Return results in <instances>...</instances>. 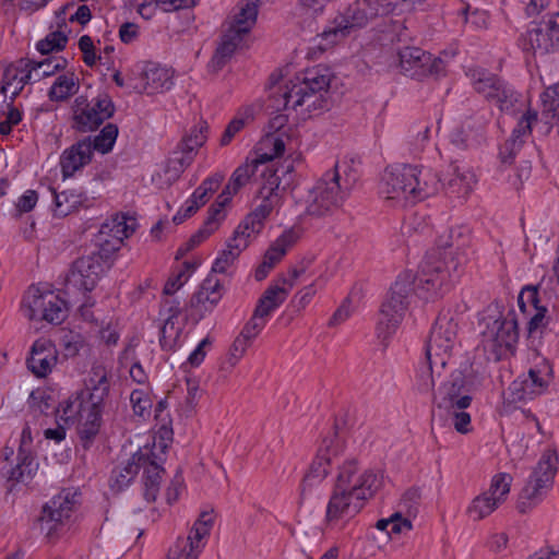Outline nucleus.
<instances>
[{"mask_svg":"<svg viewBox=\"0 0 559 559\" xmlns=\"http://www.w3.org/2000/svg\"><path fill=\"white\" fill-rule=\"evenodd\" d=\"M400 66L405 75L421 80L429 75L438 76L444 71V62L440 58L417 47H405L400 50Z\"/></svg>","mask_w":559,"mask_h":559,"instance_id":"dca6fc26","label":"nucleus"},{"mask_svg":"<svg viewBox=\"0 0 559 559\" xmlns=\"http://www.w3.org/2000/svg\"><path fill=\"white\" fill-rule=\"evenodd\" d=\"M456 338L457 323L454 317L449 311L440 313L427 343L426 357L436 359V364H439L441 369H445Z\"/></svg>","mask_w":559,"mask_h":559,"instance_id":"f8f14e48","label":"nucleus"},{"mask_svg":"<svg viewBox=\"0 0 559 559\" xmlns=\"http://www.w3.org/2000/svg\"><path fill=\"white\" fill-rule=\"evenodd\" d=\"M278 190V176L273 174L267 180V183L261 188V203L245 218V221L251 225V229L253 231H261L264 219L272 213L273 210L281 205V195Z\"/></svg>","mask_w":559,"mask_h":559,"instance_id":"aec40b11","label":"nucleus"},{"mask_svg":"<svg viewBox=\"0 0 559 559\" xmlns=\"http://www.w3.org/2000/svg\"><path fill=\"white\" fill-rule=\"evenodd\" d=\"M526 49L545 56L559 50V12L532 22L524 37Z\"/></svg>","mask_w":559,"mask_h":559,"instance_id":"2eb2a0df","label":"nucleus"},{"mask_svg":"<svg viewBox=\"0 0 559 559\" xmlns=\"http://www.w3.org/2000/svg\"><path fill=\"white\" fill-rule=\"evenodd\" d=\"M477 182L475 173L465 166L451 165V173L442 181L443 189L449 198L465 202Z\"/></svg>","mask_w":559,"mask_h":559,"instance_id":"5701e85b","label":"nucleus"},{"mask_svg":"<svg viewBox=\"0 0 559 559\" xmlns=\"http://www.w3.org/2000/svg\"><path fill=\"white\" fill-rule=\"evenodd\" d=\"M53 194V214L58 217H64L76 211L83 203V197L75 191H62Z\"/></svg>","mask_w":559,"mask_h":559,"instance_id":"a18cd8bd","label":"nucleus"},{"mask_svg":"<svg viewBox=\"0 0 559 559\" xmlns=\"http://www.w3.org/2000/svg\"><path fill=\"white\" fill-rule=\"evenodd\" d=\"M23 305L25 316L29 320H44L51 324H60L68 316L67 302L56 293L41 292L38 287H29Z\"/></svg>","mask_w":559,"mask_h":559,"instance_id":"9b49d317","label":"nucleus"},{"mask_svg":"<svg viewBox=\"0 0 559 559\" xmlns=\"http://www.w3.org/2000/svg\"><path fill=\"white\" fill-rule=\"evenodd\" d=\"M205 130V124L195 127L191 129L190 133L182 140L180 144L182 156L170 158L167 164L166 173L169 174L168 179H176L179 174L190 165L193 153L206 141Z\"/></svg>","mask_w":559,"mask_h":559,"instance_id":"412c9836","label":"nucleus"},{"mask_svg":"<svg viewBox=\"0 0 559 559\" xmlns=\"http://www.w3.org/2000/svg\"><path fill=\"white\" fill-rule=\"evenodd\" d=\"M433 367H437V376L441 377V368L439 364H436V359H428L426 357V361L423 362L416 370L415 382L414 385L416 390L420 393H430L435 385V370Z\"/></svg>","mask_w":559,"mask_h":559,"instance_id":"49530a36","label":"nucleus"},{"mask_svg":"<svg viewBox=\"0 0 559 559\" xmlns=\"http://www.w3.org/2000/svg\"><path fill=\"white\" fill-rule=\"evenodd\" d=\"M173 86V72L158 63L147 62L141 72V82L134 86L138 92L162 93Z\"/></svg>","mask_w":559,"mask_h":559,"instance_id":"bb28decb","label":"nucleus"},{"mask_svg":"<svg viewBox=\"0 0 559 559\" xmlns=\"http://www.w3.org/2000/svg\"><path fill=\"white\" fill-rule=\"evenodd\" d=\"M358 180L353 165L336 160L317 181V216L337 209Z\"/></svg>","mask_w":559,"mask_h":559,"instance_id":"20e7f679","label":"nucleus"},{"mask_svg":"<svg viewBox=\"0 0 559 559\" xmlns=\"http://www.w3.org/2000/svg\"><path fill=\"white\" fill-rule=\"evenodd\" d=\"M96 245L98 250L95 252H92L91 254H96L102 258V261H104L105 265L109 266V260L110 258L121 248V243L116 240L111 239L108 236H104L103 233L98 231V235L96 237Z\"/></svg>","mask_w":559,"mask_h":559,"instance_id":"052dcab7","label":"nucleus"},{"mask_svg":"<svg viewBox=\"0 0 559 559\" xmlns=\"http://www.w3.org/2000/svg\"><path fill=\"white\" fill-rule=\"evenodd\" d=\"M298 237V233L295 229H288L270 246L262 263L255 270V278L258 281L266 277L269 272L283 259L288 249L294 246Z\"/></svg>","mask_w":559,"mask_h":559,"instance_id":"cd10ccee","label":"nucleus"},{"mask_svg":"<svg viewBox=\"0 0 559 559\" xmlns=\"http://www.w3.org/2000/svg\"><path fill=\"white\" fill-rule=\"evenodd\" d=\"M379 14L378 5L370 0H355L344 12H340L319 35L321 41L317 50L325 51L353 32L360 29Z\"/></svg>","mask_w":559,"mask_h":559,"instance_id":"39448f33","label":"nucleus"},{"mask_svg":"<svg viewBox=\"0 0 559 559\" xmlns=\"http://www.w3.org/2000/svg\"><path fill=\"white\" fill-rule=\"evenodd\" d=\"M481 324V344L485 349L492 352L498 357L511 350L518 342V322L515 312L510 310L506 317H487Z\"/></svg>","mask_w":559,"mask_h":559,"instance_id":"1a4fd4ad","label":"nucleus"},{"mask_svg":"<svg viewBox=\"0 0 559 559\" xmlns=\"http://www.w3.org/2000/svg\"><path fill=\"white\" fill-rule=\"evenodd\" d=\"M286 144L287 142L283 141L282 138L264 132V135L255 145V158L252 160L258 165L271 162L283 155Z\"/></svg>","mask_w":559,"mask_h":559,"instance_id":"a19ab883","label":"nucleus"},{"mask_svg":"<svg viewBox=\"0 0 559 559\" xmlns=\"http://www.w3.org/2000/svg\"><path fill=\"white\" fill-rule=\"evenodd\" d=\"M79 87L78 76L73 72H66L56 78L48 96L52 102H64L76 94Z\"/></svg>","mask_w":559,"mask_h":559,"instance_id":"37998d69","label":"nucleus"},{"mask_svg":"<svg viewBox=\"0 0 559 559\" xmlns=\"http://www.w3.org/2000/svg\"><path fill=\"white\" fill-rule=\"evenodd\" d=\"M221 180L222 177H213L204 180L188 201H195L199 209L205 204L209 199V194L218 188Z\"/></svg>","mask_w":559,"mask_h":559,"instance_id":"338daca9","label":"nucleus"},{"mask_svg":"<svg viewBox=\"0 0 559 559\" xmlns=\"http://www.w3.org/2000/svg\"><path fill=\"white\" fill-rule=\"evenodd\" d=\"M214 524L212 511L202 512L187 537H178L168 550L167 559H198L203 551Z\"/></svg>","mask_w":559,"mask_h":559,"instance_id":"ddd939ff","label":"nucleus"},{"mask_svg":"<svg viewBox=\"0 0 559 559\" xmlns=\"http://www.w3.org/2000/svg\"><path fill=\"white\" fill-rule=\"evenodd\" d=\"M105 265L102 258L96 254H88L79 258L67 277V289H78L80 292H91L96 286L102 274L105 272Z\"/></svg>","mask_w":559,"mask_h":559,"instance_id":"f3484780","label":"nucleus"},{"mask_svg":"<svg viewBox=\"0 0 559 559\" xmlns=\"http://www.w3.org/2000/svg\"><path fill=\"white\" fill-rule=\"evenodd\" d=\"M440 181L438 176L428 168L412 165L393 166L385 168L379 193L393 206L404 207L408 203L435 194Z\"/></svg>","mask_w":559,"mask_h":559,"instance_id":"f257e3e1","label":"nucleus"},{"mask_svg":"<svg viewBox=\"0 0 559 559\" xmlns=\"http://www.w3.org/2000/svg\"><path fill=\"white\" fill-rule=\"evenodd\" d=\"M345 426L343 418L335 417L332 425V436L326 435L322 439L321 448L317 451V477H326L329 469L325 465H331L334 459L340 454V444L336 440L338 431Z\"/></svg>","mask_w":559,"mask_h":559,"instance_id":"c756f323","label":"nucleus"},{"mask_svg":"<svg viewBox=\"0 0 559 559\" xmlns=\"http://www.w3.org/2000/svg\"><path fill=\"white\" fill-rule=\"evenodd\" d=\"M469 230L465 226L451 227L447 235H442L439 238L438 245L444 249L455 248L460 249L464 247L468 241Z\"/></svg>","mask_w":559,"mask_h":559,"instance_id":"864d4df0","label":"nucleus"},{"mask_svg":"<svg viewBox=\"0 0 559 559\" xmlns=\"http://www.w3.org/2000/svg\"><path fill=\"white\" fill-rule=\"evenodd\" d=\"M130 402L135 415L145 417L151 414L152 400L147 389L141 388L132 390Z\"/></svg>","mask_w":559,"mask_h":559,"instance_id":"bf43d9fd","label":"nucleus"},{"mask_svg":"<svg viewBox=\"0 0 559 559\" xmlns=\"http://www.w3.org/2000/svg\"><path fill=\"white\" fill-rule=\"evenodd\" d=\"M513 401H526L540 394L535 384L525 376L523 379L513 381L509 388Z\"/></svg>","mask_w":559,"mask_h":559,"instance_id":"13d9d810","label":"nucleus"},{"mask_svg":"<svg viewBox=\"0 0 559 559\" xmlns=\"http://www.w3.org/2000/svg\"><path fill=\"white\" fill-rule=\"evenodd\" d=\"M215 231V223L210 221L205 222L203 227H201L191 238L183 243L176 253V259L179 260L185 257L190 250L199 246L205 239H207Z\"/></svg>","mask_w":559,"mask_h":559,"instance_id":"5fc2aeb1","label":"nucleus"},{"mask_svg":"<svg viewBox=\"0 0 559 559\" xmlns=\"http://www.w3.org/2000/svg\"><path fill=\"white\" fill-rule=\"evenodd\" d=\"M67 40L68 37L63 32L56 31L48 34L44 39L37 43V50L43 55H47L55 50L62 49L66 46Z\"/></svg>","mask_w":559,"mask_h":559,"instance_id":"e2e57ef3","label":"nucleus"},{"mask_svg":"<svg viewBox=\"0 0 559 559\" xmlns=\"http://www.w3.org/2000/svg\"><path fill=\"white\" fill-rule=\"evenodd\" d=\"M237 259L238 255L228 249H224L215 259L212 266V272L218 274H229Z\"/></svg>","mask_w":559,"mask_h":559,"instance_id":"774afa93","label":"nucleus"},{"mask_svg":"<svg viewBox=\"0 0 559 559\" xmlns=\"http://www.w3.org/2000/svg\"><path fill=\"white\" fill-rule=\"evenodd\" d=\"M257 166L258 164L253 160H247L242 165L238 166L233 173L227 186L238 192L241 187L249 182L251 176L255 173Z\"/></svg>","mask_w":559,"mask_h":559,"instance_id":"4d7b16f0","label":"nucleus"},{"mask_svg":"<svg viewBox=\"0 0 559 559\" xmlns=\"http://www.w3.org/2000/svg\"><path fill=\"white\" fill-rule=\"evenodd\" d=\"M114 112V103L107 94H99L92 99L79 96L72 105V128L78 132H92Z\"/></svg>","mask_w":559,"mask_h":559,"instance_id":"9d476101","label":"nucleus"},{"mask_svg":"<svg viewBox=\"0 0 559 559\" xmlns=\"http://www.w3.org/2000/svg\"><path fill=\"white\" fill-rule=\"evenodd\" d=\"M92 139L85 138L66 148L60 156L63 178L72 177L92 160Z\"/></svg>","mask_w":559,"mask_h":559,"instance_id":"c85d7f7f","label":"nucleus"},{"mask_svg":"<svg viewBox=\"0 0 559 559\" xmlns=\"http://www.w3.org/2000/svg\"><path fill=\"white\" fill-rule=\"evenodd\" d=\"M223 296V285L219 280L209 276L192 298V305H202L205 310H212Z\"/></svg>","mask_w":559,"mask_h":559,"instance_id":"79ce46f5","label":"nucleus"},{"mask_svg":"<svg viewBox=\"0 0 559 559\" xmlns=\"http://www.w3.org/2000/svg\"><path fill=\"white\" fill-rule=\"evenodd\" d=\"M62 345L67 357H74L87 347L85 338L81 334L73 332L64 334Z\"/></svg>","mask_w":559,"mask_h":559,"instance_id":"0e129e2a","label":"nucleus"},{"mask_svg":"<svg viewBox=\"0 0 559 559\" xmlns=\"http://www.w3.org/2000/svg\"><path fill=\"white\" fill-rule=\"evenodd\" d=\"M237 192L234 191L230 187L226 186L222 193L217 197L216 202L210 207L209 216L205 222H214L215 230H217L221 222L224 219L225 215L223 213V209L230 202L231 198Z\"/></svg>","mask_w":559,"mask_h":559,"instance_id":"6e6d98bb","label":"nucleus"},{"mask_svg":"<svg viewBox=\"0 0 559 559\" xmlns=\"http://www.w3.org/2000/svg\"><path fill=\"white\" fill-rule=\"evenodd\" d=\"M483 382L479 369L464 361L460 367L447 376L433 392V404L438 409L467 408L472 402V392L476 391Z\"/></svg>","mask_w":559,"mask_h":559,"instance_id":"f03ea898","label":"nucleus"},{"mask_svg":"<svg viewBox=\"0 0 559 559\" xmlns=\"http://www.w3.org/2000/svg\"><path fill=\"white\" fill-rule=\"evenodd\" d=\"M264 132L282 138L288 142L294 133L293 127L288 123V117L284 114L273 116L264 128Z\"/></svg>","mask_w":559,"mask_h":559,"instance_id":"3c124183","label":"nucleus"},{"mask_svg":"<svg viewBox=\"0 0 559 559\" xmlns=\"http://www.w3.org/2000/svg\"><path fill=\"white\" fill-rule=\"evenodd\" d=\"M258 16V2L247 0L240 2L237 11L224 25L247 37L254 26Z\"/></svg>","mask_w":559,"mask_h":559,"instance_id":"473e14b6","label":"nucleus"},{"mask_svg":"<svg viewBox=\"0 0 559 559\" xmlns=\"http://www.w3.org/2000/svg\"><path fill=\"white\" fill-rule=\"evenodd\" d=\"M58 362V350L55 344L47 338L36 340L27 358V367L37 378L48 376Z\"/></svg>","mask_w":559,"mask_h":559,"instance_id":"4be33fe9","label":"nucleus"},{"mask_svg":"<svg viewBox=\"0 0 559 559\" xmlns=\"http://www.w3.org/2000/svg\"><path fill=\"white\" fill-rule=\"evenodd\" d=\"M135 228V218L124 213H117L102 224L99 231L103 233L104 236L116 239L122 245L123 240L130 237Z\"/></svg>","mask_w":559,"mask_h":559,"instance_id":"72a5a7b5","label":"nucleus"},{"mask_svg":"<svg viewBox=\"0 0 559 559\" xmlns=\"http://www.w3.org/2000/svg\"><path fill=\"white\" fill-rule=\"evenodd\" d=\"M542 103L545 112L551 117H559V82L546 88L542 94Z\"/></svg>","mask_w":559,"mask_h":559,"instance_id":"69168bd1","label":"nucleus"},{"mask_svg":"<svg viewBox=\"0 0 559 559\" xmlns=\"http://www.w3.org/2000/svg\"><path fill=\"white\" fill-rule=\"evenodd\" d=\"M25 64V59H20L4 69L1 81V92L4 96L10 95L11 99L15 98L27 84L24 78Z\"/></svg>","mask_w":559,"mask_h":559,"instance_id":"c9c22d12","label":"nucleus"},{"mask_svg":"<svg viewBox=\"0 0 559 559\" xmlns=\"http://www.w3.org/2000/svg\"><path fill=\"white\" fill-rule=\"evenodd\" d=\"M142 460L147 461V449L138 451L123 466L112 472L111 486L118 489L128 486L141 468Z\"/></svg>","mask_w":559,"mask_h":559,"instance_id":"ea45409f","label":"nucleus"},{"mask_svg":"<svg viewBox=\"0 0 559 559\" xmlns=\"http://www.w3.org/2000/svg\"><path fill=\"white\" fill-rule=\"evenodd\" d=\"M102 411L103 403H96L88 400L76 423L80 438L84 442L85 448L88 447V444L99 431L102 423Z\"/></svg>","mask_w":559,"mask_h":559,"instance_id":"2f4dec72","label":"nucleus"},{"mask_svg":"<svg viewBox=\"0 0 559 559\" xmlns=\"http://www.w3.org/2000/svg\"><path fill=\"white\" fill-rule=\"evenodd\" d=\"M467 76L474 90L488 102L495 103L501 111L514 110L520 94L500 76L483 68L469 69Z\"/></svg>","mask_w":559,"mask_h":559,"instance_id":"6e6552de","label":"nucleus"},{"mask_svg":"<svg viewBox=\"0 0 559 559\" xmlns=\"http://www.w3.org/2000/svg\"><path fill=\"white\" fill-rule=\"evenodd\" d=\"M512 476L499 473L491 479L488 490L476 496L467 508V514L474 521H480L490 515L502 504L510 492Z\"/></svg>","mask_w":559,"mask_h":559,"instance_id":"4468645a","label":"nucleus"},{"mask_svg":"<svg viewBox=\"0 0 559 559\" xmlns=\"http://www.w3.org/2000/svg\"><path fill=\"white\" fill-rule=\"evenodd\" d=\"M525 300L531 304L535 310L527 323V330L530 334L544 328L546 325V312L547 308L538 306V292L535 287H526L519 295L518 301L522 311H525Z\"/></svg>","mask_w":559,"mask_h":559,"instance_id":"4c0bfd02","label":"nucleus"},{"mask_svg":"<svg viewBox=\"0 0 559 559\" xmlns=\"http://www.w3.org/2000/svg\"><path fill=\"white\" fill-rule=\"evenodd\" d=\"M380 487V480L372 471H366L350 487L349 496L332 495L326 508L328 521L342 516L353 518L364 508L365 501L371 498Z\"/></svg>","mask_w":559,"mask_h":559,"instance_id":"423d86ee","label":"nucleus"},{"mask_svg":"<svg viewBox=\"0 0 559 559\" xmlns=\"http://www.w3.org/2000/svg\"><path fill=\"white\" fill-rule=\"evenodd\" d=\"M19 463L15 467L11 468L8 478L14 481H26L32 478L33 474L37 469V463L35 462L32 454H20Z\"/></svg>","mask_w":559,"mask_h":559,"instance_id":"8fccbe9b","label":"nucleus"},{"mask_svg":"<svg viewBox=\"0 0 559 559\" xmlns=\"http://www.w3.org/2000/svg\"><path fill=\"white\" fill-rule=\"evenodd\" d=\"M118 135V128L112 123H108L103 128L100 133L92 140V153L98 151L103 154L111 151Z\"/></svg>","mask_w":559,"mask_h":559,"instance_id":"603ef678","label":"nucleus"},{"mask_svg":"<svg viewBox=\"0 0 559 559\" xmlns=\"http://www.w3.org/2000/svg\"><path fill=\"white\" fill-rule=\"evenodd\" d=\"M537 111L528 109L519 120L511 138L500 148V159L504 165H511L520 155L524 138L531 134L532 124L537 121Z\"/></svg>","mask_w":559,"mask_h":559,"instance_id":"b1692460","label":"nucleus"},{"mask_svg":"<svg viewBox=\"0 0 559 559\" xmlns=\"http://www.w3.org/2000/svg\"><path fill=\"white\" fill-rule=\"evenodd\" d=\"M259 233L253 231L251 225L243 219L235 229L233 237L228 239L226 249L239 257Z\"/></svg>","mask_w":559,"mask_h":559,"instance_id":"de8ad7c7","label":"nucleus"},{"mask_svg":"<svg viewBox=\"0 0 559 559\" xmlns=\"http://www.w3.org/2000/svg\"><path fill=\"white\" fill-rule=\"evenodd\" d=\"M245 38V36L235 32L233 28L223 25L222 36L207 64L209 71L212 73L221 71L229 62L235 52L242 47Z\"/></svg>","mask_w":559,"mask_h":559,"instance_id":"a878e982","label":"nucleus"},{"mask_svg":"<svg viewBox=\"0 0 559 559\" xmlns=\"http://www.w3.org/2000/svg\"><path fill=\"white\" fill-rule=\"evenodd\" d=\"M288 289L278 285L270 286L259 300L255 313L266 319L287 298Z\"/></svg>","mask_w":559,"mask_h":559,"instance_id":"c03bdc74","label":"nucleus"},{"mask_svg":"<svg viewBox=\"0 0 559 559\" xmlns=\"http://www.w3.org/2000/svg\"><path fill=\"white\" fill-rule=\"evenodd\" d=\"M338 80L325 66H317V110H330L336 102Z\"/></svg>","mask_w":559,"mask_h":559,"instance_id":"7c9ffc66","label":"nucleus"},{"mask_svg":"<svg viewBox=\"0 0 559 559\" xmlns=\"http://www.w3.org/2000/svg\"><path fill=\"white\" fill-rule=\"evenodd\" d=\"M557 452L546 450L520 493L518 509L521 513H525L539 503L551 489L557 473Z\"/></svg>","mask_w":559,"mask_h":559,"instance_id":"0eeeda50","label":"nucleus"},{"mask_svg":"<svg viewBox=\"0 0 559 559\" xmlns=\"http://www.w3.org/2000/svg\"><path fill=\"white\" fill-rule=\"evenodd\" d=\"M141 468L144 473V498L148 501H155L159 491L163 468L156 461L155 454L147 449V461L141 462Z\"/></svg>","mask_w":559,"mask_h":559,"instance_id":"e433bc0d","label":"nucleus"},{"mask_svg":"<svg viewBox=\"0 0 559 559\" xmlns=\"http://www.w3.org/2000/svg\"><path fill=\"white\" fill-rule=\"evenodd\" d=\"M76 491L63 489L56 495L43 509L41 521L51 523L49 531L67 524L78 504Z\"/></svg>","mask_w":559,"mask_h":559,"instance_id":"a211bd4d","label":"nucleus"},{"mask_svg":"<svg viewBox=\"0 0 559 559\" xmlns=\"http://www.w3.org/2000/svg\"><path fill=\"white\" fill-rule=\"evenodd\" d=\"M86 397L96 403H104L109 393L108 371L103 366H94L86 382Z\"/></svg>","mask_w":559,"mask_h":559,"instance_id":"58836bf2","label":"nucleus"},{"mask_svg":"<svg viewBox=\"0 0 559 559\" xmlns=\"http://www.w3.org/2000/svg\"><path fill=\"white\" fill-rule=\"evenodd\" d=\"M415 281L416 276L412 272L400 274L381 306L377 323V337L383 347L388 346L389 338L396 332L409 306L411 298L416 293Z\"/></svg>","mask_w":559,"mask_h":559,"instance_id":"7ed1b4c3","label":"nucleus"},{"mask_svg":"<svg viewBox=\"0 0 559 559\" xmlns=\"http://www.w3.org/2000/svg\"><path fill=\"white\" fill-rule=\"evenodd\" d=\"M311 74V71L306 70L290 80L284 88H282L276 99L278 106L283 105L284 108L292 107L293 109H297L307 100H311L314 91V76Z\"/></svg>","mask_w":559,"mask_h":559,"instance_id":"6ab92c4d","label":"nucleus"},{"mask_svg":"<svg viewBox=\"0 0 559 559\" xmlns=\"http://www.w3.org/2000/svg\"><path fill=\"white\" fill-rule=\"evenodd\" d=\"M356 472V460L353 459L346 461L340 468L333 495L349 496L350 487H353V484H355L353 477L355 476Z\"/></svg>","mask_w":559,"mask_h":559,"instance_id":"09e8293b","label":"nucleus"},{"mask_svg":"<svg viewBox=\"0 0 559 559\" xmlns=\"http://www.w3.org/2000/svg\"><path fill=\"white\" fill-rule=\"evenodd\" d=\"M88 399L85 392H78L62 401L56 409L57 423L72 426L78 423Z\"/></svg>","mask_w":559,"mask_h":559,"instance_id":"f704fd0d","label":"nucleus"},{"mask_svg":"<svg viewBox=\"0 0 559 559\" xmlns=\"http://www.w3.org/2000/svg\"><path fill=\"white\" fill-rule=\"evenodd\" d=\"M447 271L442 262L431 263L426 260L420 265L418 284L415 287L417 295L423 299H432L437 297L445 284Z\"/></svg>","mask_w":559,"mask_h":559,"instance_id":"393cba45","label":"nucleus"},{"mask_svg":"<svg viewBox=\"0 0 559 559\" xmlns=\"http://www.w3.org/2000/svg\"><path fill=\"white\" fill-rule=\"evenodd\" d=\"M28 406L34 413L47 414L48 411L55 409V400L50 393L38 389L31 393Z\"/></svg>","mask_w":559,"mask_h":559,"instance_id":"680f3d73","label":"nucleus"}]
</instances>
